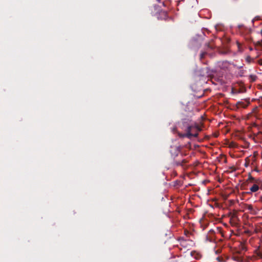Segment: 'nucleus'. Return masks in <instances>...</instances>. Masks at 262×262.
Returning <instances> with one entry per match:
<instances>
[{"label":"nucleus","mask_w":262,"mask_h":262,"mask_svg":"<svg viewBox=\"0 0 262 262\" xmlns=\"http://www.w3.org/2000/svg\"><path fill=\"white\" fill-rule=\"evenodd\" d=\"M202 130V128L198 124L188 126L186 130V134L182 135L183 137L191 139L192 137H197L199 133Z\"/></svg>","instance_id":"nucleus-1"},{"label":"nucleus","mask_w":262,"mask_h":262,"mask_svg":"<svg viewBox=\"0 0 262 262\" xmlns=\"http://www.w3.org/2000/svg\"><path fill=\"white\" fill-rule=\"evenodd\" d=\"M247 182L249 183H253V185L250 188V190L252 192L257 191L262 187L261 180L253 177L250 173L248 174V178L247 180Z\"/></svg>","instance_id":"nucleus-2"},{"label":"nucleus","mask_w":262,"mask_h":262,"mask_svg":"<svg viewBox=\"0 0 262 262\" xmlns=\"http://www.w3.org/2000/svg\"><path fill=\"white\" fill-rule=\"evenodd\" d=\"M188 162V161L186 159H183L181 161H176L174 162V163L177 166H184L185 164Z\"/></svg>","instance_id":"nucleus-3"},{"label":"nucleus","mask_w":262,"mask_h":262,"mask_svg":"<svg viewBox=\"0 0 262 262\" xmlns=\"http://www.w3.org/2000/svg\"><path fill=\"white\" fill-rule=\"evenodd\" d=\"M202 73L200 75L201 76H207L208 75V68H205L201 70Z\"/></svg>","instance_id":"nucleus-4"},{"label":"nucleus","mask_w":262,"mask_h":262,"mask_svg":"<svg viewBox=\"0 0 262 262\" xmlns=\"http://www.w3.org/2000/svg\"><path fill=\"white\" fill-rule=\"evenodd\" d=\"M255 253L258 257L262 258V249L259 247L255 251Z\"/></svg>","instance_id":"nucleus-5"},{"label":"nucleus","mask_w":262,"mask_h":262,"mask_svg":"<svg viewBox=\"0 0 262 262\" xmlns=\"http://www.w3.org/2000/svg\"><path fill=\"white\" fill-rule=\"evenodd\" d=\"M160 17L161 19H166L168 17L167 12L165 11H161L160 14Z\"/></svg>","instance_id":"nucleus-6"},{"label":"nucleus","mask_w":262,"mask_h":262,"mask_svg":"<svg viewBox=\"0 0 262 262\" xmlns=\"http://www.w3.org/2000/svg\"><path fill=\"white\" fill-rule=\"evenodd\" d=\"M232 259L235 261L241 262L243 261V258L241 256H239L237 255H234L232 257Z\"/></svg>","instance_id":"nucleus-7"},{"label":"nucleus","mask_w":262,"mask_h":262,"mask_svg":"<svg viewBox=\"0 0 262 262\" xmlns=\"http://www.w3.org/2000/svg\"><path fill=\"white\" fill-rule=\"evenodd\" d=\"M207 54V51H203L201 52L200 55V59L201 61H202V60L204 58L205 56Z\"/></svg>","instance_id":"nucleus-8"},{"label":"nucleus","mask_w":262,"mask_h":262,"mask_svg":"<svg viewBox=\"0 0 262 262\" xmlns=\"http://www.w3.org/2000/svg\"><path fill=\"white\" fill-rule=\"evenodd\" d=\"M236 45H237V46L238 48V51L241 52H243V49L242 48V43L241 42H239L238 41H237Z\"/></svg>","instance_id":"nucleus-9"},{"label":"nucleus","mask_w":262,"mask_h":262,"mask_svg":"<svg viewBox=\"0 0 262 262\" xmlns=\"http://www.w3.org/2000/svg\"><path fill=\"white\" fill-rule=\"evenodd\" d=\"M246 61L248 63H250L251 62H253L254 61V59L251 57L250 56H248L246 58Z\"/></svg>","instance_id":"nucleus-10"},{"label":"nucleus","mask_w":262,"mask_h":262,"mask_svg":"<svg viewBox=\"0 0 262 262\" xmlns=\"http://www.w3.org/2000/svg\"><path fill=\"white\" fill-rule=\"evenodd\" d=\"M257 79V76L255 75H250L249 76V80L251 82L255 81Z\"/></svg>","instance_id":"nucleus-11"},{"label":"nucleus","mask_w":262,"mask_h":262,"mask_svg":"<svg viewBox=\"0 0 262 262\" xmlns=\"http://www.w3.org/2000/svg\"><path fill=\"white\" fill-rule=\"evenodd\" d=\"M206 46L210 50H213L215 48L214 45L212 42L208 43L206 44Z\"/></svg>","instance_id":"nucleus-12"},{"label":"nucleus","mask_w":262,"mask_h":262,"mask_svg":"<svg viewBox=\"0 0 262 262\" xmlns=\"http://www.w3.org/2000/svg\"><path fill=\"white\" fill-rule=\"evenodd\" d=\"M246 208L249 210L250 211H252L253 210V207L252 205H246Z\"/></svg>","instance_id":"nucleus-13"},{"label":"nucleus","mask_w":262,"mask_h":262,"mask_svg":"<svg viewBox=\"0 0 262 262\" xmlns=\"http://www.w3.org/2000/svg\"><path fill=\"white\" fill-rule=\"evenodd\" d=\"M219 52L220 54H225L227 53L226 51H221L220 50H219Z\"/></svg>","instance_id":"nucleus-14"},{"label":"nucleus","mask_w":262,"mask_h":262,"mask_svg":"<svg viewBox=\"0 0 262 262\" xmlns=\"http://www.w3.org/2000/svg\"><path fill=\"white\" fill-rule=\"evenodd\" d=\"M184 233L186 235V236H188L190 233H189V232L188 231H186L185 230L184 231Z\"/></svg>","instance_id":"nucleus-15"},{"label":"nucleus","mask_w":262,"mask_h":262,"mask_svg":"<svg viewBox=\"0 0 262 262\" xmlns=\"http://www.w3.org/2000/svg\"><path fill=\"white\" fill-rule=\"evenodd\" d=\"M258 63L259 64L262 66V59H260L258 60Z\"/></svg>","instance_id":"nucleus-16"},{"label":"nucleus","mask_w":262,"mask_h":262,"mask_svg":"<svg viewBox=\"0 0 262 262\" xmlns=\"http://www.w3.org/2000/svg\"><path fill=\"white\" fill-rule=\"evenodd\" d=\"M246 39L248 41H250L251 40V38H247Z\"/></svg>","instance_id":"nucleus-17"},{"label":"nucleus","mask_w":262,"mask_h":262,"mask_svg":"<svg viewBox=\"0 0 262 262\" xmlns=\"http://www.w3.org/2000/svg\"><path fill=\"white\" fill-rule=\"evenodd\" d=\"M217 260L219 261H221V258L219 257L217 258Z\"/></svg>","instance_id":"nucleus-18"},{"label":"nucleus","mask_w":262,"mask_h":262,"mask_svg":"<svg viewBox=\"0 0 262 262\" xmlns=\"http://www.w3.org/2000/svg\"><path fill=\"white\" fill-rule=\"evenodd\" d=\"M157 2H160L161 0H156Z\"/></svg>","instance_id":"nucleus-19"},{"label":"nucleus","mask_w":262,"mask_h":262,"mask_svg":"<svg viewBox=\"0 0 262 262\" xmlns=\"http://www.w3.org/2000/svg\"><path fill=\"white\" fill-rule=\"evenodd\" d=\"M245 166H248V164L246 163V164H245Z\"/></svg>","instance_id":"nucleus-20"},{"label":"nucleus","mask_w":262,"mask_h":262,"mask_svg":"<svg viewBox=\"0 0 262 262\" xmlns=\"http://www.w3.org/2000/svg\"><path fill=\"white\" fill-rule=\"evenodd\" d=\"M162 5H163V6H165V4H164V2L162 3Z\"/></svg>","instance_id":"nucleus-21"},{"label":"nucleus","mask_w":262,"mask_h":262,"mask_svg":"<svg viewBox=\"0 0 262 262\" xmlns=\"http://www.w3.org/2000/svg\"><path fill=\"white\" fill-rule=\"evenodd\" d=\"M260 32H261V35H262V29L261 30Z\"/></svg>","instance_id":"nucleus-22"},{"label":"nucleus","mask_w":262,"mask_h":262,"mask_svg":"<svg viewBox=\"0 0 262 262\" xmlns=\"http://www.w3.org/2000/svg\"><path fill=\"white\" fill-rule=\"evenodd\" d=\"M261 201H262V197H261Z\"/></svg>","instance_id":"nucleus-23"}]
</instances>
